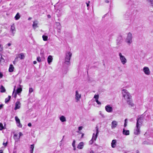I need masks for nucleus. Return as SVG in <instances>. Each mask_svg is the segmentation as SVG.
Here are the masks:
<instances>
[{
  "instance_id": "603ef678",
  "label": "nucleus",
  "mask_w": 153,
  "mask_h": 153,
  "mask_svg": "<svg viewBox=\"0 0 153 153\" xmlns=\"http://www.w3.org/2000/svg\"><path fill=\"white\" fill-rule=\"evenodd\" d=\"M101 116L103 118H104L105 117V116L103 114H102V115H101Z\"/></svg>"
},
{
  "instance_id": "a211bd4d",
  "label": "nucleus",
  "mask_w": 153,
  "mask_h": 153,
  "mask_svg": "<svg viewBox=\"0 0 153 153\" xmlns=\"http://www.w3.org/2000/svg\"><path fill=\"white\" fill-rule=\"evenodd\" d=\"M38 22L37 21H34L33 22V27L35 29L36 27H38Z\"/></svg>"
},
{
  "instance_id": "79ce46f5",
  "label": "nucleus",
  "mask_w": 153,
  "mask_h": 153,
  "mask_svg": "<svg viewBox=\"0 0 153 153\" xmlns=\"http://www.w3.org/2000/svg\"><path fill=\"white\" fill-rule=\"evenodd\" d=\"M22 135H23V134H22V133L21 132H20L19 133V137H18V138L20 139V137L21 136H22Z\"/></svg>"
},
{
  "instance_id": "f8f14e48",
  "label": "nucleus",
  "mask_w": 153,
  "mask_h": 153,
  "mask_svg": "<svg viewBox=\"0 0 153 153\" xmlns=\"http://www.w3.org/2000/svg\"><path fill=\"white\" fill-rule=\"evenodd\" d=\"M118 125L117 122L115 120H113L111 123V128L113 129L116 128Z\"/></svg>"
},
{
  "instance_id": "a878e982",
  "label": "nucleus",
  "mask_w": 153,
  "mask_h": 153,
  "mask_svg": "<svg viewBox=\"0 0 153 153\" xmlns=\"http://www.w3.org/2000/svg\"><path fill=\"white\" fill-rule=\"evenodd\" d=\"M16 86H14V90L13 93V96L15 98H16L17 96V93L16 92H15V90Z\"/></svg>"
},
{
  "instance_id": "e2e57ef3",
  "label": "nucleus",
  "mask_w": 153,
  "mask_h": 153,
  "mask_svg": "<svg viewBox=\"0 0 153 153\" xmlns=\"http://www.w3.org/2000/svg\"><path fill=\"white\" fill-rule=\"evenodd\" d=\"M36 61H34L33 62V63L34 64H36Z\"/></svg>"
},
{
  "instance_id": "1a4fd4ad",
  "label": "nucleus",
  "mask_w": 153,
  "mask_h": 153,
  "mask_svg": "<svg viewBox=\"0 0 153 153\" xmlns=\"http://www.w3.org/2000/svg\"><path fill=\"white\" fill-rule=\"evenodd\" d=\"M10 31L12 33L11 35L13 36L15 33L16 31V29L15 27L14 24H13L11 25Z\"/></svg>"
},
{
  "instance_id": "bf43d9fd",
  "label": "nucleus",
  "mask_w": 153,
  "mask_h": 153,
  "mask_svg": "<svg viewBox=\"0 0 153 153\" xmlns=\"http://www.w3.org/2000/svg\"><path fill=\"white\" fill-rule=\"evenodd\" d=\"M3 105L2 104L1 105H0V109H1L3 107Z\"/></svg>"
},
{
  "instance_id": "3c124183",
  "label": "nucleus",
  "mask_w": 153,
  "mask_h": 153,
  "mask_svg": "<svg viewBox=\"0 0 153 153\" xmlns=\"http://www.w3.org/2000/svg\"><path fill=\"white\" fill-rule=\"evenodd\" d=\"M101 116L103 118H104L105 117V116L103 114H102V115H101Z\"/></svg>"
},
{
  "instance_id": "e433bc0d",
  "label": "nucleus",
  "mask_w": 153,
  "mask_h": 153,
  "mask_svg": "<svg viewBox=\"0 0 153 153\" xmlns=\"http://www.w3.org/2000/svg\"><path fill=\"white\" fill-rule=\"evenodd\" d=\"M33 91V89L32 88H30L29 89V94H30Z\"/></svg>"
},
{
  "instance_id": "ddd939ff",
  "label": "nucleus",
  "mask_w": 153,
  "mask_h": 153,
  "mask_svg": "<svg viewBox=\"0 0 153 153\" xmlns=\"http://www.w3.org/2000/svg\"><path fill=\"white\" fill-rule=\"evenodd\" d=\"M21 103L19 101H17L15 103V108H14V110H16L17 109H19L21 107Z\"/></svg>"
},
{
  "instance_id": "69168bd1",
  "label": "nucleus",
  "mask_w": 153,
  "mask_h": 153,
  "mask_svg": "<svg viewBox=\"0 0 153 153\" xmlns=\"http://www.w3.org/2000/svg\"><path fill=\"white\" fill-rule=\"evenodd\" d=\"M49 68L51 69H52V67H51V66H50L49 67Z\"/></svg>"
},
{
  "instance_id": "c03bdc74",
  "label": "nucleus",
  "mask_w": 153,
  "mask_h": 153,
  "mask_svg": "<svg viewBox=\"0 0 153 153\" xmlns=\"http://www.w3.org/2000/svg\"><path fill=\"white\" fill-rule=\"evenodd\" d=\"M34 148V145L32 144L30 145V148L31 149H33Z\"/></svg>"
},
{
  "instance_id": "052dcab7",
  "label": "nucleus",
  "mask_w": 153,
  "mask_h": 153,
  "mask_svg": "<svg viewBox=\"0 0 153 153\" xmlns=\"http://www.w3.org/2000/svg\"><path fill=\"white\" fill-rule=\"evenodd\" d=\"M33 149H31L30 150V153H33Z\"/></svg>"
},
{
  "instance_id": "c85d7f7f",
  "label": "nucleus",
  "mask_w": 153,
  "mask_h": 153,
  "mask_svg": "<svg viewBox=\"0 0 153 153\" xmlns=\"http://www.w3.org/2000/svg\"><path fill=\"white\" fill-rule=\"evenodd\" d=\"M122 42V39L121 38H118L117 40V45H119L121 44Z\"/></svg>"
},
{
  "instance_id": "2eb2a0df",
  "label": "nucleus",
  "mask_w": 153,
  "mask_h": 153,
  "mask_svg": "<svg viewBox=\"0 0 153 153\" xmlns=\"http://www.w3.org/2000/svg\"><path fill=\"white\" fill-rule=\"evenodd\" d=\"M117 140H112L111 143V146L112 148H115L116 146Z\"/></svg>"
},
{
  "instance_id": "bb28decb",
  "label": "nucleus",
  "mask_w": 153,
  "mask_h": 153,
  "mask_svg": "<svg viewBox=\"0 0 153 153\" xmlns=\"http://www.w3.org/2000/svg\"><path fill=\"white\" fill-rule=\"evenodd\" d=\"M19 137V136L18 134H15L13 136V138L16 141L19 140V139H18V137Z\"/></svg>"
},
{
  "instance_id": "9b49d317",
  "label": "nucleus",
  "mask_w": 153,
  "mask_h": 153,
  "mask_svg": "<svg viewBox=\"0 0 153 153\" xmlns=\"http://www.w3.org/2000/svg\"><path fill=\"white\" fill-rule=\"evenodd\" d=\"M15 118L17 126L21 128L22 127V125L20 123L19 119L17 116H16Z\"/></svg>"
},
{
  "instance_id": "c9c22d12",
  "label": "nucleus",
  "mask_w": 153,
  "mask_h": 153,
  "mask_svg": "<svg viewBox=\"0 0 153 153\" xmlns=\"http://www.w3.org/2000/svg\"><path fill=\"white\" fill-rule=\"evenodd\" d=\"M127 119H126L125 120V123H124V126L125 127H126L127 125Z\"/></svg>"
},
{
  "instance_id": "72a5a7b5",
  "label": "nucleus",
  "mask_w": 153,
  "mask_h": 153,
  "mask_svg": "<svg viewBox=\"0 0 153 153\" xmlns=\"http://www.w3.org/2000/svg\"><path fill=\"white\" fill-rule=\"evenodd\" d=\"M57 12H58V13H59V14L58 16H60L62 14V12L59 10H57Z\"/></svg>"
},
{
  "instance_id": "423d86ee",
  "label": "nucleus",
  "mask_w": 153,
  "mask_h": 153,
  "mask_svg": "<svg viewBox=\"0 0 153 153\" xmlns=\"http://www.w3.org/2000/svg\"><path fill=\"white\" fill-rule=\"evenodd\" d=\"M81 97V95L79 93L78 91H76L75 93V99L76 102H78L80 101V100Z\"/></svg>"
},
{
  "instance_id": "20e7f679",
  "label": "nucleus",
  "mask_w": 153,
  "mask_h": 153,
  "mask_svg": "<svg viewBox=\"0 0 153 153\" xmlns=\"http://www.w3.org/2000/svg\"><path fill=\"white\" fill-rule=\"evenodd\" d=\"M72 55V53L70 51H67L65 54V57L64 63L65 64L69 65L70 63V60Z\"/></svg>"
},
{
  "instance_id": "c756f323",
  "label": "nucleus",
  "mask_w": 153,
  "mask_h": 153,
  "mask_svg": "<svg viewBox=\"0 0 153 153\" xmlns=\"http://www.w3.org/2000/svg\"><path fill=\"white\" fill-rule=\"evenodd\" d=\"M11 98V96H8V97L7 98H6L5 100V102L6 103H7L10 100V99Z\"/></svg>"
},
{
  "instance_id": "f704fd0d",
  "label": "nucleus",
  "mask_w": 153,
  "mask_h": 153,
  "mask_svg": "<svg viewBox=\"0 0 153 153\" xmlns=\"http://www.w3.org/2000/svg\"><path fill=\"white\" fill-rule=\"evenodd\" d=\"M99 96L98 95H95L94 97V98L95 99V100L98 99Z\"/></svg>"
},
{
  "instance_id": "49530a36",
  "label": "nucleus",
  "mask_w": 153,
  "mask_h": 153,
  "mask_svg": "<svg viewBox=\"0 0 153 153\" xmlns=\"http://www.w3.org/2000/svg\"><path fill=\"white\" fill-rule=\"evenodd\" d=\"M96 101L97 102V104L99 105L101 104V102L99 101L98 99L96 100Z\"/></svg>"
},
{
  "instance_id": "0e129e2a",
  "label": "nucleus",
  "mask_w": 153,
  "mask_h": 153,
  "mask_svg": "<svg viewBox=\"0 0 153 153\" xmlns=\"http://www.w3.org/2000/svg\"><path fill=\"white\" fill-rule=\"evenodd\" d=\"M73 147V149L74 150H76V147L75 146H74V147Z\"/></svg>"
},
{
  "instance_id": "5fc2aeb1",
  "label": "nucleus",
  "mask_w": 153,
  "mask_h": 153,
  "mask_svg": "<svg viewBox=\"0 0 153 153\" xmlns=\"http://www.w3.org/2000/svg\"><path fill=\"white\" fill-rule=\"evenodd\" d=\"M90 1H88V3H86V4H87V7H88L89 6V3H90Z\"/></svg>"
},
{
  "instance_id": "9d476101",
  "label": "nucleus",
  "mask_w": 153,
  "mask_h": 153,
  "mask_svg": "<svg viewBox=\"0 0 153 153\" xmlns=\"http://www.w3.org/2000/svg\"><path fill=\"white\" fill-rule=\"evenodd\" d=\"M96 133H93V136L92 137V139L93 140L95 141L96 140V139L98 136V135L99 133V131H98V128L97 127H96Z\"/></svg>"
},
{
  "instance_id": "cd10ccee",
  "label": "nucleus",
  "mask_w": 153,
  "mask_h": 153,
  "mask_svg": "<svg viewBox=\"0 0 153 153\" xmlns=\"http://www.w3.org/2000/svg\"><path fill=\"white\" fill-rule=\"evenodd\" d=\"M20 16L19 13H18L15 17V18L16 20H18L20 18Z\"/></svg>"
},
{
  "instance_id": "de8ad7c7",
  "label": "nucleus",
  "mask_w": 153,
  "mask_h": 153,
  "mask_svg": "<svg viewBox=\"0 0 153 153\" xmlns=\"http://www.w3.org/2000/svg\"><path fill=\"white\" fill-rule=\"evenodd\" d=\"M3 145L5 146H6L7 144V142H6V143L4 142L3 144Z\"/></svg>"
},
{
  "instance_id": "58836bf2",
  "label": "nucleus",
  "mask_w": 153,
  "mask_h": 153,
  "mask_svg": "<svg viewBox=\"0 0 153 153\" xmlns=\"http://www.w3.org/2000/svg\"><path fill=\"white\" fill-rule=\"evenodd\" d=\"M75 143L76 141L75 140H74L72 143V146L73 147L75 146Z\"/></svg>"
},
{
  "instance_id": "864d4df0",
  "label": "nucleus",
  "mask_w": 153,
  "mask_h": 153,
  "mask_svg": "<svg viewBox=\"0 0 153 153\" xmlns=\"http://www.w3.org/2000/svg\"><path fill=\"white\" fill-rule=\"evenodd\" d=\"M3 74L0 72V78H1L3 77Z\"/></svg>"
},
{
  "instance_id": "13d9d810",
  "label": "nucleus",
  "mask_w": 153,
  "mask_h": 153,
  "mask_svg": "<svg viewBox=\"0 0 153 153\" xmlns=\"http://www.w3.org/2000/svg\"><path fill=\"white\" fill-rule=\"evenodd\" d=\"M11 45V44L10 43H8L7 44V45L9 47Z\"/></svg>"
},
{
  "instance_id": "37998d69",
  "label": "nucleus",
  "mask_w": 153,
  "mask_h": 153,
  "mask_svg": "<svg viewBox=\"0 0 153 153\" xmlns=\"http://www.w3.org/2000/svg\"><path fill=\"white\" fill-rule=\"evenodd\" d=\"M18 58V57H16L15 58V60L13 61V63L14 64H16V62L17 61V59Z\"/></svg>"
},
{
  "instance_id": "4c0bfd02",
  "label": "nucleus",
  "mask_w": 153,
  "mask_h": 153,
  "mask_svg": "<svg viewBox=\"0 0 153 153\" xmlns=\"http://www.w3.org/2000/svg\"><path fill=\"white\" fill-rule=\"evenodd\" d=\"M3 49L2 45L0 44V51H2Z\"/></svg>"
},
{
  "instance_id": "4be33fe9",
  "label": "nucleus",
  "mask_w": 153,
  "mask_h": 153,
  "mask_svg": "<svg viewBox=\"0 0 153 153\" xmlns=\"http://www.w3.org/2000/svg\"><path fill=\"white\" fill-rule=\"evenodd\" d=\"M14 69V67L12 65H10L9 69V71L11 72L13 71Z\"/></svg>"
},
{
  "instance_id": "6ab92c4d",
  "label": "nucleus",
  "mask_w": 153,
  "mask_h": 153,
  "mask_svg": "<svg viewBox=\"0 0 153 153\" xmlns=\"http://www.w3.org/2000/svg\"><path fill=\"white\" fill-rule=\"evenodd\" d=\"M123 133L124 135H128L129 134V130H125L124 129H123Z\"/></svg>"
},
{
  "instance_id": "412c9836",
  "label": "nucleus",
  "mask_w": 153,
  "mask_h": 153,
  "mask_svg": "<svg viewBox=\"0 0 153 153\" xmlns=\"http://www.w3.org/2000/svg\"><path fill=\"white\" fill-rule=\"evenodd\" d=\"M53 58L52 56L50 55L48 56V65H50L52 62Z\"/></svg>"
},
{
  "instance_id": "a19ab883",
  "label": "nucleus",
  "mask_w": 153,
  "mask_h": 153,
  "mask_svg": "<svg viewBox=\"0 0 153 153\" xmlns=\"http://www.w3.org/2000/svg\"><path fill=\"white\" fill-rule=\"evenodd\" d=\"M37 60L38 62H40L41 61V59L39 57H37Z\"/></svg>"
},
{
  "instance_id": "7c9ffc66",
  "label": "nucleus",
  "mask_w": 153,
  "mask_h": 153,
  "mask_svg": "<svg viewBox=\"0 0 153 153\" xmlns=\"http://www.w3.org/2000/svg\"><path fill=\"white\" fill-rule=\"evenodd\" d=\"M22 88H18L17 89L16 92L17 94H19V93H20L22 91Z\"/></svg>"
},
{
  "instance_id": "5701e85b",
  "label": "nucleus",
  "mask_w": 153,
  "mask_h": 153,
  "mask_svg": "<svg viewBox=\"0 0 153 153\" xmlns=\"http://www.w3.org/2000/svg\"><path fill=\"white\" fill-rule=\"evenodd\" d=\"M56 25L57 27V28L58 29V32H60V29L61 27L60 24L59 22H56Z\"/></svg>"
},
{
  "instance_id": "39448f33",
  "label": "nucleus",
  "mask_w": 153,
  "mask_h": 153,
  "mask_svg": "<svg viewBox=\"0 0 153 153\" xmlns=\"http://www.w3.org/2000/svg\"><path fill=\"white\" fill-rule=\"evenodd\" d=\"M118 55L121 63L123 65H125L126 64L127 61L126 57L120 52L119 53Z\"/></svg>"
},
{
  "instance_id": "ea45409f",
  "label": "nucleus",
  "mask_w": 153,
  "mask_h": 153,
  "mask_svg": "<svg viewBox=\"0 0 153 153\" xmlns=\"http://www.w3.org/2000/svg\"><path fill=\"white\" fill-rule=\"evenodd\" d=\"M149 1L150 2L152 6L153 7V0H149Z\"/></svg>"
},
{
  "instance_id": "8fccbe9b",
  "label": "nucleus",
  "mask_w": 153,
  "mask_h": 153,
  "mask_svg": "<svg viewBox=\"0 0 153 153\" xmlns=\"http://www.w3.org/2000/svg\"><path fill=\"white\" fill-rule=\"evenodd\" d=\"M82 128V126H79L78 128V129L79 131L81 130Z\"/></svg>"
},
{
  "instance_id": "4d7b16f0",
  "label": "nucleus",
  "mask_w": 153,
  "mask_h": 153,
  "mask_svg": "<svg viewBox=\"0 0 153 153\" xmlns=\"http://www.w3.org/2000/svg\"><path fill=\"white\" fill-rule=\"evenodd\" d=\"M105 1L106 3H108L109 2V1L108 0H104Z\"/></svg>"
},
{
  "instance_id": "774afa93",
  "label": "nucleus",
  "mask_w": 153,
  "mask_h": 153,
  "mask_svg": "<svg viewBox=\"0 0 153 153\" xmlns=\"http://www.w3.org/2000/svg\"><path fill=\"white\" fill-rule=\"evenodd\" d=\"M31 19V17H29V18H28V20H30Z\"/></svg>"
},
{
  "instance_id": "dca6fc26",
  "label": "nucleus",
  "mask_w": 153,
  "mask_h": 153,
  "mask_svg": "<svg viewBox=\"0 0 153 153\" xmlns=\"http://www.w3.org/2000/svg\"><path fill=\"white\" fill-rule=\"evenodd\" d=\"M84 145V143L83 142L80 143L78 145L77 148L79 149H83Z\"/></svg>"
},
{
  "instance_id": "393cba45",
  "label": "nucleus",
  "mask_w": 153,
  "mask_h": 153,
  "mask_svg": "<svg viewBox=\"0 0 153 153\" xmlns=\"http://www.w3.org/2000/svg\"><path fill=\"white\" fill-rule=\"evenodd\" d=\"M0 91L1 92H4L6 91L5 88L2 85H1L0 88Z\"/></svg>"
},
{
  "instance_id": "7ed1b4c3",
  "label": "nucleus",
  "mask_w": 153,
  "mask_h": 153,
  "mask_svg": "<svg viewBox=\"0 0 153 153\" xmlns=\"http://www.w3.org/2000/svg\"><path fill=\"white\" fill-rule=\"evenodd\" d=\"M133 37L132 34L130 32L128 33L125 39V42L128 45H130L133 42Z\"/></svg>"
},
{
  "instance_id": "4468645a",
  "label": "nucleus",
  "mask_w": 153,
  "mask_h": 153,
  "mask_svg": "<svg viewBox=\"0 0 153 153\" xmlns=\"http://www.w3.org/2000/svg\"><path fill=\"white\" fill-rule=\"evenodd\" d=\"M126 102L128 105L130 107H134V104L133 102L131 99L126 100Z\"/></svg>"
},
{
  "instance_id": "f3484780",
  "label": "nucleus",
  "mask_w": 153,
  "mask_h": 153,
  "mask_svg": "<svg viewBox=\"0 0 153 153\" xmlns=\"http://www.w3.org/2000/svg\"><path fill=\"white\" fill-rule=\"evenodd\" d=\"M59 120L62 122L66 121V118L63 115H62L59 117Z\"/></svg>"
},
{
  "instance_id": "6e6d98bb",
  "label": "nucleus",
  "mask_w": 153,
  "mask_h": 153,
  "mask_svg": "<svg viewBox=\"0 0 153 153\" xmlns=\"http://www.w3.org/2000/svg\"><path fill=\"white\" fill-rule=\"evenodd\" d=\"M28 126H29V127H30L31 126V123H28Z\"/></svg>"
},
{
  "instance_id": "b1692460",
  "label": "nucleus",
  "mask_w": 153,
  "mask_h": 153,
  "mask_svg": "<svg viewBox=\"0 0 153 153\" xmlns=\"http://www.w3.org/2000/svg\"><path fill=\"white\" fill-rule=\"evenodd\" d=\"M4 60L2 57L1 54L0 53V64H1L4 62Z\"/></svg>"
},
{
  "instance_id": "2f4dec72",
  "label": "nucleus",
  "mask_w": 153,
  "mask_h": 153,
  "mask_svg": "<svg viewBox=\"0 0 153 153\" xmlns=\"http://www.w3.org/2000/svg\"><path fill=\"white\" fill-rule=\"evenodd\" d=\"M42 38H43V40L45 41L47 40L48 37L47 36L43 35L42 36Z\"/></svg>"
},
{
  "instance_id": "6e6552de",
  "label": "nucleus",
  "mask_w": 153,
  "mask_h": 153,
  "mask_svg": "<svg viewBox=\"0 0 153 153\" xmlns=\"http://www.w3.org/2000/svg\"><path fill=\"white\" fill-rule=\"evenodd\" d=\"M105 109L108 113H112L113 111V108L110 105H106L105 107Z\"/></svg>"
},
{
  "instance_id": "473e14b6",
  "label": "nucleus",
  "mask_w": 153,
  "mask_h": 153,
  "mask_svg": "<svg viewBox=\"0 0 153 153\" xmlns=\"http://www.w3.org/2000/svg\"><path fill=\"white\" fill-rule=\"evenodd\" d=\"M4 129L3 124L0 123V130H2L3 129Z\"/></svg>"
},
{
  "instance_id": "338daca9",
  "label": "nucleus",
  "mask_w": 153,
  "mask_h": 153,
  "mask_svg": "<svg viewBox=\"0 0 153 153\" xmlns=\"http://www.w3.org/2000/svg\"><path fill=\"white\" fill-rule=\"evenodd\" d=\"M0 153H3V151L2 150H0Z\"/></svg>"
},
{
  "instance_id": "a18cd8bd",
  "label": "nucleus",
  "mask_w": 153,
  "mask_h": 153,
  "mask_svg": "<svg viewBox=\"0 0 153 153\" xmlns=\"http://www.w3.org/2000/svg\"><path fill=\"white\" fill-rule=\"evenodd\" d=\"M94 141H95V140H93L91 139V140L89 142L90 144H92Z\"/></svg>"
},
{
  "instance_id": "aec40b11",
  "label": "nucleus",
  "mask_w": 153,
  "mask_h": 153,
  "mask_svg": "<svg viewBox=\"0 0 153 153\" xmlns=\"http://www.w3.org/2000/svg\"><path fill=\"white\" fill-rule=\"evenodd\" d=\"M18 58H19L20 59H24L25 57L24 54L23 53H21L18 55Z\"/></svg>"
},
{
  "instance_id": "0eeeda50",
  "label": "nucleus",
  "mask_w": 153,
  "mask_h": 153,
  "mask_svg": "<svg viewBox=\"0 0 153 153\" xmlns=\"http://www.w3.org/2000/svg\"><path fill=\"white\" fill-rule=\"evenodd\" d=\"M143 71L146 75H149L151 74V71L149 68L146 66H145L143 67Z\"/></svg>"
},
{
  "instance_id": "f03ea898",
  "label": "nucleus",
  "mask_w": 153,
  "mask_h": 153,
  "mask_svg": "<svg viewBox=\"0 0 153 153\" xmlns=\"http://www.w3.org/2000/svg\"><path fill=\"white\" fill-rule=\"evenodd\" d=\"M122 94L123 97L126 100L131 99V96L127 90L123 89L122 90Z\"/></svg>"
},
{
  "instance_id": "680f3d73",
  "label": "nucleus",
  "mask_w": 153,
  "mask_h": 153,
  "mask_svg": "<svg viewBox=\"0 0 153 153\" xmlns=\"http://www.w3.org/2000/svg\"><path fill=\"white\" fill-rule=\"evenodd\" d=\"M102 111H100L99 112V114H100V115H102Z\"/></svg>"
},
{
  "instance_id": "f257e3e1",
  "label": "nucleus",
  "mask_w": 153,
  "mask_h": 153,
  "mask_svg": "<svg viewBox=\"0 0 153 153\" xmlns=\"http://www.w3.org/2000/svg\"><path fill=\"white\" fill-rule=\"evenodd\" d=\"M143 123L142 120L141 118H138L137 119V123L136 127L134 130V134L137 135L140 133V128Z\"/></svg>"
},
{
  "instance_id": "09e8293b",
  "label": "nucleus",
  "mask_w": 153,
  "mask_h": 153,
  "mask_svg": "<svg viewBox=\"0 0 153 153\" xmlns=\"http://www.w3.org/2000/svg\"><path fill=\"white\" fill-rule=\"evenodd\" d=\"M62 140L63 139H62L60 142H59V144H60V146H61L62 144Z\"/></svg>"
}]
</instances>
